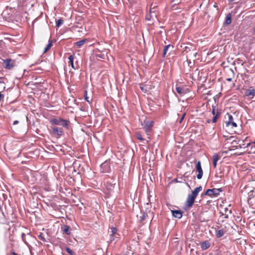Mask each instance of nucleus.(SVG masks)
<instances>
[{"label": "nucleus", "instance_id": "1", "mask_svg": "<svg viewBox=\"0 0 255 255\" xmlns=\"http://www.w3.org/2000/svg\"><path fill=\"white\" fill-rule=\"evenodd\" d=\"M0 60L1 61V62L0 61V63L5 69L11 70L16 66L15 59L9 58L2 59L0 57Z\"/></svg>", "mask_w": 255, "mask_h": 255}, {"label": "nucleus", "instance_id": "2", "mask_svg": "<svg viewBox=\"0 0 255 255\" xmlns=\"http://www.w3.org/2000/svg\"><path fill=\"white\" fill-rule=\"evenodd\" d=\"M50 122L51 124L59 125L62 126L63 127L68 128V122L62 118L52 119Z\"/></svg>", "mask_w": 255, "mask_h": 255}, {"label": "nucleus", "instance_id": "3", "mask_svg": "<svg viewBox=\"0 0 255 255\" xmlns=\"http://www.w3.org/2000/svg\"><path fill=\"white\" fill-rule=\"evenodd\" d=\"M223 190L222 188H213L212 189H208L204 193V195H207L212 197L214 196L217 197L219 195L220 193L222 192Z\"/></svg>", "mask_w": 255, "mask_h": 255}, {"label": "nucleus", "instance_id": "4", "mask_svg": "<svg viewBox=\"0 0 255 255\" xmlns=\"http://www.w3.org/2000/svg\"><path fill=\"white\" fill-rule=\"evenodd\" d=\"M143 128L145 132L148 136L150 135L152 128L153 126L154 122L152 121H144Z\"/></svg>", "mask_w": 255, "mask_h": 255}, {"label": "nucleus", "instance_id": "5", "mask_svg": "<svg viewBox=\"0 0 255 255\" xmlns=\"http://www.w3.org/2000/svg\"><path fill=\"white\" fill-rule=\"evenodd\" d=\"M148 210V207L146 208L145 212H142V216L140 217V221L142 222L144 221L147 218H150L151 219V220L153 219V212L151 211L150 210Z\"/></svg>", "mask_w": 255, "mask_h": 255}, {"label": "nucleus", "instance_id": "6", "mask_svg": "<svg viewBox=\"0 0 255 255\" xmlns=\"http://www.w3.org/2000/svg\"><path fill=\"white\" fill-rule=\"evenodd\" d=\"M117 229L115 227L111 228V231L110 234V242H113L115 241V239L119 238V235L117 233Z\"/></svg>", "mask_w": 255, "mask_h": 255}, {"label": "nucleus", "instance_id": "7", "mask_svg": "<svg viewBox=\"0 0 255 255\" xmlns=\"http://www.w3.org/2000/svg\"><path fill=\"white\" fill-rule=\"evenodd\" d=\"M21 238L23 242L27 246H29V243L33 240V236L30 234H21Z\"/></svg>", "mask_w": 255, "mask_h": 255}, {"label": "nucleus", "instance_id": "8", "mask_svg": "<svg viewBox=\"0 0 255 255\" xmlns=\"http://www.w3.org/2000/svg\"><path fill=\"white\" fill-rule=\"evenodd\" d=\"M51 130L53 134L57 135L59 137L62 136L64 134L63 130L61 128L51 127Z\"/></svg>", "mask_w": 255, "mask_h": 255}, {"label": "nucleus", "instance_id": "9", "mask_svg": "<svg viewBox=\"0 0 255 255\" xmlns=\"http://www.w3.org/2000/svg\"><path fill=\"white\" fill-rule=\"evenodd\" d=\"M227 115L228 116V120L225 122L226 126L229 127V126H232L233 127H237V125L234 121L233 117L229 114H227Z\"/></svg>", "mask_w": 255, "mask_h": 255}, {"label": "nucleus", "instance_id": "10", "mask_svg": "<svg viewBox=\"0 0 255 255\" xmlns=\"http://www.w3.org/2000/svg\"><path fill=\"white\" fill-rule=\"evenodd\" d=\"M156 18V14L151 9L150 10L149 13L146 14L145 16V19L147 21H153Z\"/></svg>", "mask_w": 255, "mask_h": 255}, {"label": "nucleus", "instance_id": "11", "mask_svg": "<svg viewBox=\"0 0 255 255\" xmlns=\"http://www.w3.org/2000/svg\"><path fill=\"white\" fill-rule=\"evenodd\" d=\"M245 96L253 99L255 96V90L252 87H250L249 89L246 91Z\"/></svg>", "mask_w": 255, "mask_h": 255}, {"label": "nucleus", "instance_id": "12", "mask_svg": "<svg viewBox=\"0 0 255 255\" xmlns=\"http://www.w3.org/2000/svg\"><path fill=\"white\" fill-rule=\"evenodd\" d=\"M195 199V198L188 195L185 203L186 207L188 208L191 207L194 203Z\"/></svg>", "mask_w": 255, "mask_h": 255}, {"label": "nucleus", "instance_id": "13", "mask_svg": "<svg viewBox=\"0 0 255 255\" xmlns=\"http://www.w3.org/2000/svg\"><path fill=\"white\" fill-rule=\"evenodd\" d=\"M211 246V243L209 241L206 240L203 241L200 243V246L202 250L205 251L207 250L210 248Z\"/></svg>", "mask_w": 255, "mask_h": 255}, {"label": "nucleus", "instance_id": "14", "mask_svg": "<svg viewBox=\"0 0 255 255\" xmlns=\"http://www.w3.org/2000/svg\"><path fill=\"white\" fill-rule=\"evenodd\" d=\"M202 190V186H200L198 187H196L194 189V190L192 191L191 194H189V195L194 198H196L197 196L198 193Z\"/></svg>", "mask_w": 255, "mask_h": 255}, {"label": "nucleus", "instance_id": "15", "mask_svg": "<svg viewBox=\"0 0 255 255\" xmlns=\"http://www.w3.org/2000/svg\"><path fill=\"white\" fill-rule=\"evenodd\" d=\"M172 215L177 219H181L182 217L183 212L180 210H171Z\"/></svg>", "mask_w": 255, "mask_h": 255}, {"label": "nucleus", "instance_id": "16", "mask_svg": "<svg viewBox=\"0 0 255 255\" xmlns=\"http://www.w3.org/2000/svg\"><path fill=\"white\" fill-rule=\"evenodd\" d=\"M61 230L67 235H70L71 234V228L66 225H64L61 227Z\"/></svg>", "mask_w": 255, "mask_h": 255}, {"label": "nucleus", "instance_id": "17", "mask_svg": "<svg viewBox=\"0 0 255 255\" xmlns=\"http://www.w3.org/2000/svg\"><path fill=\"white\" fill-rule=\"evenodd\" d=\"M221 156L218 154H214L212 156L213 164L214 168L217 167V162L220 159Z\"/></svg>", "mask_w": 255, "mask_h": 255}, {"label": "nucleus", "instance_id": "18", "mask_svg": "<svg viewBox=\"0 0 255 255\" xmlns=\"http://www.w3.org/2000/svg\"><path fill=\"white\" fill-rule=\"evenodd\" d=\"M232 22V15L230 13H229L227 14L226 17V20L225 22V24L226 25H229Z\"/></svg>", "mask_w": 255, "mask_h": 255}, {"label": "nucleus", "instance_id": "19", "mask_svg": "<svg viewBox=\"0 0 255 255\" xmlns=\"http://www.w3.org/2000/svg\"><path fill=\"white\" fill-rule=\"evenodd\" d=\"M176 91L181 96L182 95H184L186 93V92L184 88L180 87H176Z\"/></svg>", "mask_w": 255, "mask_h": 255}, {"label": "nucleus", "instance_id": "20", "mask_svg": "<svg viewBox=\"0 0 255 255\" xmlns=\"http://www.w3.org/2000/svg\"><path fill=\"white\" fill-rule=\"evenodd\" d=\"M74 57L73 55H71L69 56V65H70L71 66V67H72L73 69H76V68H75L74 67V63H73V61H74Z\"/></svg>", "mask_w": 255, "mask_h": 255}, {"label": "nucleus", "instance_id": "21", "mask_svg": "<svg viewBox=\"0 0 255 255\" xmlns=\"http://www.w3.org/2000/svg\"><path fill=\"white\" fill-rule=\"evenodd\" d=\"M224 234H225V232L223 229L219 230L216 231V236L217 238H221L224 236Z\"/></svg>", "mask_w": 255, "mask_h": 255}, {"label": "nucleus", "instance_id": "22", "mask_svg": "<svg viewBox=\"0 0 255 255\" xmlns=\"http://www.w3.org/2000/svg\"><path fill=\"white\" fill-rule=\"evenodd\" d=\"M52 46V41L50 40H48V43L44 48L43 53H46Z\"/></svg>", "mask_w": 255, "mask_h": 255}, {"label": "nucleus", "instance_id": "23", "mask_svg": "<svg viewBox=\"0 0 255 255\" xmlns=\"http://www.w3.org/2000/svg\"><path fill=\"white\" fill-rule=\"evenodd\" d=\"M135 136L139 140L143 141V143H144V141L145 140L144 138L142 137V136L141 134V133L139 131H137L135 133Z\"/></svg>", "mask_w": 255, "mask_h": 255}, {"label": "nucleus", "instance_id": "24", "mask_svg": "<svg viewBox=\"0 0 255 255\" xmlns=\"http://www.w3.org/2000/svg\"><path fill=\"white\" fill-rule=\"evenodd\" d=\"M87 39H83L80 41L76 42L75 44L78 47H80L81 46L83 45L86 42Z\"/></svg>", "mask_w": 255, "mask_h": 255}, {"label": "nucleus", "instance_id": "25", "mask_svg": "<svg viewBox=\"0 0 255 255\" xmlns=\"http://www.w3.org/2000/svg\"><path fill=\"white\" fill-rule=\"evenodd\" d=\"M171 46L170 44L167 45L165 46L163 49V57H164L166 54L167 51L168 49V48Z\"/></svg>", "mask_w": 255, "mask_h": 255}, {"label": "nucleus", "instance_id": "26", "mask_svg": "<svg viewBox=\"0 0 255 255\" xmlns=\"http://www.w3.org/2000/svg\"><path fill=\"white\" fill-rule=\"evenodd\" d=\"M196 170L198 171L202 170L201 165V162L200 161H198L196 165Z\"/></svg>", "mask_w": 255, "mask_h": 255}, {"label": "nucleus", "instance_id": "27", "mask_svg": "<svg viewBox=\"0 0 255 255\" xmlns=\"http://www.w3.org/2000/svg\"><path fill=\"white\" fill-rule=\"evenodd\" d=\"M198 173L197 175V178L198 179H200L202 177L203 172V170L198 171Z\"/></svg>", "mask_w": 255, "mask_h": 255}, {"label": "nucleus", "instance_id": "28", "mask_svg": "<svg viewBox=\"0 0 255 255\" xmlns=\"http://www.w3.org/2000/svg\"><path fill=\"white\" fill-rule=\"evenodd\" d=\"M66 250L68 254H69L70 255H75L74 252L71 249H70L69 248L67 247L66 248Z\"/></svg>", "mask_w": 255, "mask_h": 255}, {"label": "nucleus", "instance_id": "29", "mask_svg": "<svg viewBox=\"0 0 255 255\" xmlns=\"http://www.w3.org/2000/svg\"><path fill=\"white\" fill-rule=\"evenodd\" d=\"M240 141V139H238L237 138H236L235 139H233L232 140V144H233V145H236V144H239Z\"/></svg>", "mask_w": 255, "mask_h": 255}, {"label": "nucleus", "instance_id": "30", "mask_svg": "<svg viewBox=\"0 0 255 255\" xmlns=\"http://www.w3.org/2000/svg\"><path fill=\"white\" fill-rule=\"evenodd\" d=\"M63 20H62L61 19H59L57 21H56V26L57 27H59L62 24H63Z\"/></svg>", "mask_w": 255, "mask_h": 255}, {"label": "nucleus", "instance_id": "31", "mask_svg": "<svg viewBox=\"0 0 255 255\" xmlns=\"http://www.w3.org/2000/svg\"><path fill=\"white\" fill-rule=\"evenodd\" d=\"M84 98H85V100L87 102H88L89 103H90V101L89 100V98L87 96V92L86 91H85Z\"/></svg>", "mask_w": 255, "mask_h": 255}, {"label": "nucleus", "instance_id": "32", "mask_svg": "<svg viewBox=\"0 0 255 255\" xmlns=\"http://www.w3.org/2000/svg\"><path fill=\"white\" fill-rule=\"evenodd\" d=\"M245 144H240L239 145H233V147L235 148V149L242 148H244Z\"/></svg>", "mask_w": 255, "mask_h": 255}, {"label": "nucleus", "instance_id": "33", "mask_svg": "<svg viewBox=\"0 0 255 255\" xmlns=\"http://www.w3.org/2000/svg\"><path fill=\"white\" fill-rule=\"evenodd\" d=\"M96 57H99L102 59H105V55L104 54L100 53V54H97Z\"/></svg>", "mask_w": 255, "mask_h": 255}, {"label": "nucleus", "instance_id": "34", "mask_svg": "<svg viewBox=\"0 0 255 255\" xmlns=\"http://www.w3.org/2000/svg\"><path fill=\"white\" fill-rule=\"evenodd\" d=\"M224 212H225V213L229 214H231L232 213V210L230 209H229L227 207H226L224 209Z\"/></svg>", "mask_w": 255, "mask_h": 255}, {"label": "nucleus", "instance_id": "35", "mask_svg": "<svg viewBox=\"0 0 255 255\" xmlns=\"http://www.w3.org/2000/svg\"><path fill=\"white\" fill-rule=\"evenodd\" d=\"M140 88L141 90V91H142L144 93L146 92L147 91L146 88H145V86L142 84H140Z\"/></svg>", "mask_w": 255, "mask_h": 255}, {"label": "nucleus", "instance_id": "36", "mask_svg": "<svg viewBox=\"0 0 255 255\" xmlns=\"http://www.w3.org/2000/svg\"><path fill=\"white\" fill-rule=\"evenodd\" d=\"M6 255H18L16 253H15L13 250H11L9 253L6 254Z\"/></svg>", "mask_w": 255, "mask_h": 255}, {"label": "nucleus", "instance_id": "37", "mask_svg": "<svg viewBox=\"0 0 255 255\" xmlns=\"http://www.w3.org/2000/svg\"><path fill=\"white\" fill-rule=\"evenodd\" d=\"M38 238H39V239L41 240L42 241H43L44 242L46 241L45 239L43 237V235H42V233H41L38 236Z\"/></svg>", "mask_w": 255, "mask_h": 255}, {"label": "nucleus", "instance_id": "38", "mask_svg": "<svg viewBox=\"0 0 255 255\" xmlns=\"http://www.w3.org/2000/svg\"><path fill=\"white\" fill-rule=\"evenodd\" d=\"M218 118L217 117V116H215L212 119V122L213 123H215L217 122V120Z\"/></svg>", "mask_w": 255, "mask_h": 255}, {"label": "nucleus", "instance_id": "39", "mask_svg": "<svg viewBox=\"0 0 255 255\" xmlns=\"http://www.w3.org/2000/svg\"><path fill=\"white\" fill-rule=\"evenodd\" d=\"M212 113L214 115H215L216 114V112L215 111V107H213V109H212Z\"/></svg>", "mask_w": 255, "mask_h": 255}, {"label": "nucleus", "instance_id": "40", "mask_svg": "<svg viewBox=\"0 0 255 255\" xmlns=\"http://www.w3.org/2000/svg\"><path fill=\"white\" fill-rule=\"evenodd\" d=\"M185 116V114H184L182 117L181 118L180 120H179V123H181L182 122V121H183V119L184 118V117Z\"/></svg>", "mask_w": 255, "mask_h": 255}, {"label": "nucleus", "instance_id": "41", "mask_svg": "<svg viewBox=\"0 0 255 255\" xmlns=\"http://www.w3.org/2000/svg\"><path fill=\"white\" fill-rule=\"evenodd\" d=\"M229 214L225 213V214H224V215H225L224 218H225V219H228V218H229ZM222 215H224V214H223V213H222Z\"/></svg>", "mask_w": 255, "mask_h": 255}, {"label": "nucleus", "instance_id": "42", "mask_svg": "<svg viewBox=\"0 0 255 255\" xmlns=\"http://www.w3.org/2000/svg\"><path fill=\"white\" fill-rule=\"evenodd\" d=\"M221 114V112L217 111L215 116H217V117L218 118Z\"/></svg>", "mask_w": 255, "mask_h": 255}, {"label": "nucleus", "instance_id": "43", "mask_svg": "<svg viewBox=\"0 0 255 255\" xmlns=\"http://www.w3.org/2000/svg\"><path fill=\"white\" fill-rule=\"evenodd\" d=\"M173 2H175V4L178 3L180 1V0H172Z\"/></svg>", "mask_w": 255, "mask_h": 255}, {"label": "nucleus", "instance_id": "44", "mask_svg": "<svg viewBox=\"0 0 255 255\" xmlns=\"http://www.w3.org/2000/svg\"><path fill=\"white\" fill-rule=\"evenodd\" d=\"M18 123H19L18 121H17V120L14 121L13 122V125H15L17 124Z\"/></svg>", "mask_w": 255, "mask_h": 255}, {"label": "nucleus", "instance_id": "45", "mask_svg": "<svg viewBox=\"0 0 255 255\" xmlns=\"http://www.w3.org/2000/svg\"><path fill=\"white\" fill-rule=\"evenodd\" d=\"M250 144H251V143H249L247 144V145H245L244 146V148H246V147L249 146L250 145Z\"/></svg>", "mask_w": 255, "mask_h": 255}, {"label": "nucleus", "instance_id": "46", "mask_svg": "<svg viewBox=\"0 0 255 255\" xmlns=\"http://www.w3.org/2000/svg\"><path fill=\"white\" fill-rule=\"evenodd\" d=\"M227 81L231 82L232 80V79L231 78H228L226 79Z\"/></svg>", "mask_w": 255, "mask_h": 255}, {"label": "nucleus", "instance_id": "47", "mask_svg": "<svg viewBox=\"0 0 255 255\" xmlns=\"http://www.w3.org/2000/svg\"><path fill=\"white\" fill-rule=\"evenodd\" d=\"M206 122L207 123H210V119H207V121H206Z\"/></svg>", "mask_w": 255, "mask_h": 255}, {"label": "nucleus", "instance_id": "48", "mask_svg": "<svg viewBox=\"0 0 255 255\" xmlns=\"http://www.w3.org/2000/svg\"><path fill=\"white\" fill-rule=\"evenodd\" d=\"M235 138V136H231L230 137V139H231V138Z\"/></svg>", "mask_w": 255, "mask_h": 255}, {"label": "nucleus", "instance_id": "49", "mask_svg": "<svg viewBox=\"0 0 255 255\" xmlns=\"http://www.w3.org/2000/svg\"><path fill=\"white\" fill-rule=\"evenodd\" d=\"M253 31H254V32L255 33V28H254V29H253Z\"/></svg>", "mask_w": 255, "mask_h": 255}, {"label": "nucleus", "instance_id": "50", "mask_svg": "<svg viewBox=\"0 0 255 255\" xmlns=\"http://www.w3.org/2000/svg\"><path fill=\"white\" fill-rule=\"evenodd\" d=\"M253 143V144H255V140L253 142V143Z\"/></svg>", "mask_w": 255, "mask_h": 255}, {"label": "nucleus", "instance_id": "51", "mask_svg": "<svg viewBox=\"0 0 255 255\" xmlns=\"http://www.w3.org/2000/svg\"><path fill=\"white\" fill-rule=\"evenodd\" d=\"M146 204L148 206H150V204H149V203H147Z\"/></svg>", "mask_w": 255, "mask_h": 255}, {"label": "nucleus", "instance_id": "52", "mask_svg": "<svg viewBox=\"0 0 255 255\" xmlns=\"http://www.w3.org/2000/svg\"><path fill=\"white\" fill-rule=\"evenodd\" d=\"M149 142V140H147V141H146V143H147V144L148 143V142Z\"/></svg>", "mask_w": 255, "mask_h": 255}, {"label": "nucleus", "instance_id": "53", "mask_svg": "<svg viewBox=\"0 0 255 255\" xmlns=\"http://www.w3.org/2000/svg\"><path fill=\"white\" fill-rule=\"evenodd\" d=\"M1 42H2V40H0V45H1Z\"/></svg>", "mask_w": 255, "mask_h": 255}, {"label": "nucleus", "instance_id": "54", "mask_svg": "<svg viewBox=\"0 0 255 255\" xmlns=\"http://www.w3.org/2000/svg\"><path fill=\"white\" fill-rule=\"evenodd\" d=\"M3 83V82L0 81V83Z\"/></svg>", "mask_w": 255, "mask_h": 255}]
</instances>
